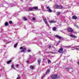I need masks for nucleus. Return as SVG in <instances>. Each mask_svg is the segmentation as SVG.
Instances as JSON below:
<instances>
[{"label":"nucleus","instance_id":"58","mask_svg":"<svg viewBox=\"0 0 79 79\" xmlns=\"http://www.w3.org/2000/svg\"><path fill=\"white\" fill-rule=\"evenodd\" d=\"M45 40L46 41H47V40Z\"/></svg>","mask_w":79,"mask_h":79},{"label":"nucleus","instance_id":"30","mask_svg":"<svg viewBox=\"0 0 79 79\" xmlns=\"http://www.w3.org/2000/svg\"><path fill=\"white\" fill-rule=\"evenodd\" d=\"M64 47H67V48H69V47H71V46H64Z\"/></svg>","mask_w":79,"mask_h":79},{"label":"nucleus","instance_id":"1","mask_svg":"<svg viewBox=\"0 0 79 79\" xmlns=\"http://www.w3.org/2000/svg\"><path fill=\"white\" fill-rule=\"evenodd\" d=\"M60 77V76L56 74H54L52 75V78L53 79H58Z\"/></svg>","mask_w":79,"mask_h":79},{"label":"nucleus","instance_id":"27","mask_svg":"<svg viewBox=\"0 0 79 79\" xmlns=\"http://www.w3.org/2000/svg\"><path fill=\"white\" fill-rule=\"evenodd\" d=\"M43 57H44V58H43V60H45L47 58V57L45 56H44Z\"/></svg>","mask_w":79,"mask_h":79},{"label":"nucleus","instance_id":"57","mask_svg":"<svg viewBox=\"0 0 79 79\" xmlns=\"http://www.w3.org/2000/svg\"><path fill=\"white\" fill-rule=\"evenodd\" d=\"M39 52V53H40L41 52H40V51Z\"/></svg>","mask_w":79,"mask_h":79},{"label":"nucleus","instance_id":"50","mask_svg":"<svg viewBox=\"0 0 79 79\" xmlns=\"http://www.w3.org/2000/svg\"><path fill=\"white\" fill-rule=\"evenodd\" d=\"M17 6V7H19V6Z\"/></svg>","mask_w":79,"mask_h":79},{"label":"nucleus","instance_id":"44","mask_svg":"<svg viewBox=\"0 0 79 79\" xmlns=\"http://www.w3.org/2000/svg\"><path fill=\"white\" fill-rule=\"evenodd\" d=\"M42 66H45V64H42Z\"/></svg>","mask_w":79,"mask_h":79},{"label":"nucleus","instance_id":"6","mask_svg":"<svg viewBox=\"0 0 79 79\" xmlns=\"http://www.w3.org/2000/svg\"><path fill=\"white\" fill-rule=\"evenodd\" d=\"M63 51V48L61 47L58 51V53H62Z\"/></svg>","mask_w":79,"mask_h":79},{"label":"nucleus","instance_id":"26","mask_svg":"<svg viewBox=\"0 0 79 79\" xmlns=\"http://www.w3.org/2000/svg\"><path fill=\"white\" fill-rule=\"evenodd\" d=\"M48 63H51V60H48Z\"/></svg>","mask_w":79,"mask_h":79},{"label":"nucleus","instance_id":"12","mask_svg":"<svg viewBox=\"0 0 79 79\" xmlns=\"http://www.w3.org/2000/svg\"><path fill=\"white\" fill-rule=\"evenodd\" d=\"M72 18L73 19H76L77 18V17L75 16H73L72 17Z\"/></svg>","mask_w":79,"mask_h":79},{"label":"nucleus","instance_id":"55","mask_svg":"<svg viewBox=\"0 0 79 79\" xmlns=\"http://www.w3.org/2000/svg\"><path fill=\"white\" fill-rule=\"evenodd\" d=\"M21 0V2H23V0Z\"/></svg>","mask_w":79,"mask_h":79},{"label":"nucleus","instance_id":"9","mask_svg":"<svg viewBox=\"0 0 79 79\" xmlns=\"http://www.w3.org/2000/svg\"><path fill=\"white\" fill-rule=\"evenodd\" d=\"M66 69L68 72H69V71H71V70H73V69H72V68H70L68 67H66Z\"/></svg>","mask_w":79,"mask_h":79},{"label":"nucleus","instance_id":"20","mask_svg":"<svg viewBox=\"0 0 79 79\" xmlns=\"http://www.w3.org/2000/svg\"><path fill=\"white\" fill-rule=\"evenodd\" d=\"M50 23H55V21L54 20H51L50 22Z\"/></svg>","mask_w":79,"mask_h":79},{"label":"nucleus","instance_id":"4","mask_svg":"<svg viewBox=\"0 0 79 79\" xmlns=\"http://www.w3.org/2000/svg\"><path fill=\"white\" fill-rule=\"evenodd\" d=\"M20 49H23L21 50V52H25V51H26V48H24L23 47H20Z\"/></svg>","mask_w":79,"mask_h":79},{"label":"nucleus","instance_id":"43","mask_svg":"<svg viewBox=\"0 0 79 79\" xmlns=\"http://www.w3.org/2000/svg\"><path fill=\"white\" fill-rule=\"evenodd\" d=\"M76 47H79V46H75Z\"/></svg>","mask_w":79,"mask_h":79},{"label":"nucleus","instance_id":"16","mask_svg":"<svg viewBox=\"0 0 79 79\" xmlns=\"http://www.w3.org/2000/svg\"><path fill=\"white\" fill-rule=\"evenodd\" d=\"M28 11H32L33 10V8L30 7L28 9Z\"/></svg>","mask_w":79,"mask_h":79},{"label":"nucleus","instance_id":"28","mask_svg":"<svg viewBox=\"0 0 79 79\" xmlns=\"http://www.w3.org/2000/svg\"><path fill=\"white\" fill-rule=\"evenodd\" d=\"M16 79H20V76L19 75H18V77L16 78Z\"/></svg>","mask_w":79,"mask_h":79},{"label":"nucleus","instance_id":"14","mask_svg":"<svg viewBox=\"0 0 79 79\" xmlns=\"http://www.w3.org/2000/svg\"><path fill=\"white\" fill-rule=\"evenodd\" d=\"M50 70L49 69L47 70L46 74L47 75V74H49L50 73Z\"/></svg>","mask_w":79,"mask_h":79},{"label":"nucleus","instance_id":"56","mask_svg":"<svg viewBox=\"0 0 79 79\" xmlns=\"http://www.w3.org/2000/svg\"><path fill=\"white\" fill-rule=\"evenodd\" d=\"M66 57L65 56V57H64V58H66Z\"/></svg>","mask_w":79,"mask_h":79},{"label":"nucleus","instance_id":"23","mask_svg":"<svg viewBox=\"0 0 79 79\" xmlns=\"http://www.w3.org/2000/svg\"><path fill=\"white\" fill-rule=\"evenodd\" d=\"M5 26H8V22H6L5 23Z\"/></svg>","mask_w":79,"mask_h":79},{"label":"nucleus","instance_id":"36","mask_svg":"<svg viewBox=\"0 0 79 79\" xmlns=\"http://www.w3.org/2000/svg\"><path fill=\"white\" fill-rule=\"evenodd\" d=\"M49 37V38L50 39V40H53V38H52L50 37Z\"/></svg>","mask_w":79,"mask_h":79},{"label":"nucleus","instance_id":"59","mask_svg":"<svg viewBox=\"0 0 79 79\" xmlns=\"http://www.w3.org/2000/svg\"><path fill=\"white\" fill-rule=\"evenodd\" d=\"M2 6H3V5H2Z\"/></svg>","mask_w":79,"mask_h":79},{"label":"nucleus","instance_id":"40","mask_svg":"<svg viewBox=\"0 0 79 79\" xmlns=\"http://www.w3.org/2000/svg\"><path fill=\"white\" fill-rule=\"evenodd\" d=\"M72 48H76V46H75L74 47H72Z\"/></svg>","mask_w":79,"mask_h":79},{"label":"nucleus","instance_id":"48","mask_svg":"<svg viewBox=\"0 0 79 79\" xmlns=\"http://www.w3.org/2000/svg\"><path fill=\"white\" fill-rule=\"evenodd\" d=\"M47 53H50V52H47Z\"/></svg>","mask_w":79,"mask_h":79},{"label":"nucleus","instance_id":"19","mask_svg":"<svg viewBox=\"0 0 79 79\" xmlns=\"http://www.w3.org/2000/svg\"><path fill=\"white\" fill-rule=\"evenodd\" d=\"M38 9V7H33V10H37Z\"/></svg>","mask_w":79,"mask_h":79},{"label":"nucleus","instance_id":"62","mask_svg":"<svg viewBox=\"0 0 79 79\" xmlns=\"http://www.w3.org/2000/svg\"><path fill=\"white\" fill-rule=\"evenodd\" d=\"M75 49H73V50H74Z\"/></svg>","mask_w":79,"mask_h":79},{"label":"nucleus","instance_id":"33","mask_svg":"<svg viewBox=\"0 0 79 79\" xmlns=\"http://www.w3.org/2000/svg\"><path fill=\"white\" fill-rule=\"evenodd\" d=\"M60 12H58L57 14V15H60Z\"/></svg>","mask_w":79,"mask_h":79},{"label":"nucleus","instance_id":"35","mask_svg":"<svg viewBox=\"0 0 79 79\" xmlns=\"http://www.w3.org/2000/svg\"><path fill=\"white\" fill-rule=\"evenodd\" d=\"M32 19L33 20V21H35V18H32Z\"/></svg>","mask_w":79,"mask_h":79},{"label":"nucleus","instance_id":"21","mask_svg":"<svg viewBox=\"0 0 79 79\" xmlns=\"http://www.w3.org/2000/svg\"><path fill=\"white\" fill-rule=\"evenodd\" d=\"M74 26H75V27H76L78 28V29H79V26H78L77 25V24H74Z\"/></svg>","mask_w":79,"mask_h":79},{"label":"nucleus","instance_id":"52","mask_svg":"<svg viewBox=\"0 0 79 79\" xmlns=\"http://www.w3.org/2000/svg\"><path fill=\"white\" fill-rule=\"evenodd\" d=\"M56 45V46H57L58 45V44H57Z\"/></svg>","mask_w":79,"mask_h":79},{"label":"nucleus","instance_id":"53","mask_svg":"<svg viewBox=\"0 0 79 79\" xmlns=\"http://www.w3.org/2000/svg\"><path fill=\"white\" fill-rule=\"evenodd\" d=\"M57 65H60V64H57Z\"/></svg>","mask_w":79,"mask_h":79},{"label":"nucleus","instance_id":"5","mask_svg":"<svg viewBox=\"0 0 79 79\" xmlns=\"http://www.w3.org/2000/svg\"><path fill=\"white\" fill-rule=\"evenodd\" d=\"M67 30L68 31H69V32H73V29L70 27H69L68 28Z\"/></svg>","mask_w":79,"mask_h":79},{"label":"nucleus","instance_id":"41","mask_svg":"<svg viewBox=\"0 0 79 79\" xmlns=\"http://www.w3.org/2000/svg\"><path fill=\"white\" fill-rule=\"evenodd\" d=\"M42 42H41V41H40V44L41 45H42Z\"/></svg>","mask_w":79,"mask_h":79},{"label":"nucleus","instance_id":"39","mask_svg":"<svg viewBox=\"0 0 79 79\" xmlns=\"http://www.w3.org/2000/svg\"><path fill=\"white\" fill-rule=\"evenodd\" d=\"M27 51L28 52H31V50L30 49H28Z\"/></svg>","mask_w":79,"mask_h":79},{"label":"nucleus","instance_id":"29","mask_svg":"<svg viewBox=\"0 0 79 79\" xmlns=\"http://www.w3.org/2000/svg\"><path fill=\"white\" fill-rule=\"evenodd\" d=\"M30 68L31 69H34V66H31L30 67Z\"/></svg>","mask_w":79,"mask_h":79},{"label":"nucleus","instance_id":"32","mask_svg":"<svg viewBox=\"0 0 79 79\" xmlns=\"http://www.w3.org/2000/svg\"><path fill=\"white\" fill-rule=\"evenodd\" d=\"M52 48V46L51 45H49L48 46V48L50 49Z\"/></svg>","mask_w":79,"mask_h":79},{"label":"nucleus","instance_id":"17","mask_svg":"<svg viewBox=\"0 0 79 79\" xmlns=\"http://www.w3.org/2000/svg\"><path fill=\"white\" fill-rule=\"evenodd\" d=\"M52 30L53 31H56V27H53L52 28Z\"/></svg>","mask_w":79,"mask_h":79},{"label":"nucleus","instance_id":"46","mask_svg":"<svg viewBox=\"0 0 79 79\" xmlns=\"http://www.w3.org/2000/svg\"><path fill=\"white\" fill-rule=\"evenodd\" d=\"M60 42H61V41H58V43H60Z\"/></svg>","mask_w":79,"mask_h":79},{"label":"nucleus","instance_id":"2","mask_svg":"<svg viewBox=\"0 0 79 79\" xmlns=\"http://www.w3.org/2000/svg\"><path fill=\"white\" fill-rule=\"evenodd\" d=\"M63 8L62 6H59L56 4L54 6V8H56V9H61Z\"/></svg>","mask_w":79,"mask_h":79},{"label":"nucleus","instance_id":"38","mask_svg":"<svg viewBox=\"0 0 79 79\" xmlns=\"http://www.w3.org/2000/svg\"><path fill=\"white\" fill-rule=\"evenodd\" d=\"M19 66V64H17L16 65V67H18Z\"/></svg>","mask_w":79,"mask_h":79},{"label":"nucleus","instance_id":"64","mask_svg":"<svg viewBox=\"0 0 79 79\" xmlns=\"http://www.w3.org/2000/svg\"><path fill=\"white\" fill-rule=\"evenodd\" d=\"M75 0V1H76V0Z\"/></svg>","mask_w":79,"mask_h":79},{"label":"nucleus","instance_id":"15","mask_svg":"<svg viewBox=\"0 0 79 79\" xmlns=\"http://www.w3.org/2000/svg\"><path fill=\"white\" fill-rule=\"evenodd\" d=\"M10 4H9L8 6H10V7H12V6H15V5L13 4H10V5H9Z\"/></svg>","mask_w":79,"mask_h":79},{"label":"nucleus","instance_id":"45","mask_svg":"<svg viewBox=\"0 0 79 79\" xmlns=\"http://www.w3.org/2000/svg\"><path fill=\"white\" fill-rule=\"evenodd\" d=\"M41 79H44V77H41Z\"/></svg>","mask_w":79,"mask_h":79},{"label":"nucleus","instance_id":"11","mask_svg":"<svg viewBox=\"0 0 79 79\" xmlns=\"http://www.w3.org/2000/svg\"><path fill=\"white\" fill-rule=\"evenodd\" d=\"M38 63L39 65H40V63H41V61H42V60H41V59L40 58L38 59Z\"/></svg>","mask_w":79,"mask_h":79},{"label":"nucleus","instance_id":"13","mask_svg":"<svg viewBox=\"0 0 79 79\" xmlns=\"http://www.w3.org/2000/svg\"><path fill=\"white\" fill-rule=\"evenodd\" d=\"M70 36L73 38H77V36L73 35H70Z\"/></svg>","mask_w":79,"mask_h":79},{"label":"nucleus","instance_id":"49","mask_svg":"<svg viewBox=\"0 0 79 79\" xmlns=\"http://www.w3.org/2000/svg\"><path fill=\"white\" fill-rule=\"evenodd\" d=\"M59 26H61V24H60L59 25Z\"/></svg>","mask_w":79,"mask_h":79},{"label":"nucleus","instance_id":"24","mask_svg":"<svg viewBox=\"0 0 79 79\" xmlns=\"http://www.w3.org/2000/svg\"><path fill=\"white\" fill-rule=\"evenodd\" d=\"M11 61H12L11 60H10L8 61H7L6 63L7 64H10V63H11Z\"/></svg>","mask_w":79,"mask_h":79},{"label":"nucleus","instance_id":"18","mask_svg":"<svg viewBox=\"0 0 79 79\" xmlns=\"http://www.w3.org/2000/svg\"><path fill=\"white\" fill-rule=\"evenodd\" d=\"M11 68H13L14 69H15V68L14 67V64H12L11 66Z\"/></svg>","mask_w":79,"mask_h":79},{"label":"nucleus","instance_id":"22","mask_svg":"<svg viewBox=\"0 0 79 79\" xmlns=\"http://www.w3.org/2000/svg\"><path fill=\"white\" fill-rule=\"evenodd\" d=\"M23 21H27V19L25 18V17H23Z\"/></svg>","mask_w":79,"mask_h":79},{"label":"nucleus","instance_id":"8","mask_svg":"<svg viewBox=\"0 0 79 79\" xmlns=\"http://www.w3.org/2000/svg\"><path fill=\"white\" fill-rule=\"evenodd\" d=\"M2 40L4 42H6V44H9V43H10V41L6 40L4 38H3Z\"/></svg>","mask_w":79,"mask_h":79},{"label":"nucleus","instance_id":"51","mask_svg":"<svg viewBox=\"0 0 79 79\" xmlns=\"http://www.w3.org/2000/svg\"><path fill=\"white\" fill-rule=\"evenodd\" d=\"M34 40H36V38H35V39H34Z\"/></svg>","mask_w":79,"mask_h":79},{"label":"nucleus","instance_id":"31","mask_svg":"<svg viewBox=\"0 0 79 79\" xmlns=\"http://www.w3.org/2000/svg\"><path fill=\"white\" fill-rule=\"evenodd\" d=\"M75 50H77L78 51H79V48H75Z\"/></svg>","mask_w":79,"mask_h":79},{"label":"nucleus","instance_id":"42","mask_svg":"<svg viewBox=\"0 0 79 79\" xmlns=\"http://www.w3.org/2000/svg\"><path fill=\"white\" fill-rule=\"evenodd\" d=\"M32 58V56H30L29 58Z\"/></svg>","mask_w":79,"mask_h":79},{"label":"nucleus","instance_id":"54","mask_svg":"<svg viewBox=\"0 0 79 79\" xmlns=\"http://www.w3.org/2000/svg\"><path fill=\"white\" fill-rule=\"evenodd\" d=\"M50 35V36H52V35Z\"/></svg>","mask_w":79,"mask_h":79},{"label":"nucleus","instance_id":"61","mask_svg":"<svg viewBox=\"0 0 79 79\" xmlns=\"http://www.w3.org/2000/svg\"><path fill=\"white\" fill-rule=\"evenodd\" d=\"M13 16H15V15H13Z\"/></svg>","mask_w":79,"mask_h":79},{"label":"nucleus","instance_id":"34","mask_svg":"<svg viewBox=\"0 0 79 79\" xmlns=\"http://www.w3.org/2000/svg\"><path fill=\"white\" fill-rule=\"evenodd\" d=\"M9 23L10 24H12V23H13V22H12V21H10L9 22Z\"/></svg>","mask_w":79,"mask_h":79},{"label":"nucleus","instance_id":"10","mask_svg":"<svg viewBox=\"0 0 79 79\" xmlns=\"http://www.w3.org/2000/svg\"><path fill=\"white\" fill-rule=\"evenodd\" d=\"M55 37H56L57 39H59L60 40V39H61L62 38V37L61 36H59V35H56Z\"/></svg>","mask_w":79,"mask_h":79},{"label":"nucleus","instance_id":"63","mask_svg":"<svg viewBox=\"0 0 79 79\" xmlns=\"http://www.w3.org/2000/svg\"><path fill=\"white\" fill-rule=\"evenodd\" d=\"M41 21H42V20H41Z\"/></svg>","mask_w":79,"mask_h":79},{"label":"nucleus","instance_id":"37","mask_svg":"<svg viewBox=\"0 0 79 79\" xmlns=\"http://www.w3.org/2000/svg\"><path fill=\"white\" fill-rule=\"evenodd\" d=\"M27 63H29V60H27L26 61Z\"/></svg>","mask_w":79,"mask_h":79},{"label":"nucleus","instance_id":"3","mask_svg":"<svg viewBox=\"0 0 79 79\" xmlns=\"http://www.w3.org/2000/svg\"><path fill=\"white\" fill-rule=\"evenodd\" d=\"M42 18H43L44 22L45 23V24H46L47 26L48 27H49V24H48V23H47V20L46 18L44 16H42Z\"/></svg>","mask_w":79,"mask_h":79},{"label":"nucleus","instance_id":"60","mask_svg":"<svg viewBox=\"0 0 79 79\" xmlns=\"http://www.w3.org/2000/svg\"><path fill=\"white\" fill-rule=\"evenodd\" d=\"M42 1H44V0H42Z\"/></svg>","mask_w":79,"mask_h":79},{"label":"nucleus","instance_id":"7","mask_svg":"<svg viewBox=\"0 0 79 79\" xmlns=\"http://www.w3.org/2000/svg\"><path fill=\"white\" fill-rule=\"evenodd\" d=\"M47 9L48 10V11L49 13L52 12V10L50 9V8L49 7V6H47Z\"/></svg>","mask_w":79,"mask_h":79},{"label":"nucleus","instance_id":"47","mask_svg":"<svg viewBox=\"0 0 79 79\" xmlns=\"http://www.w3.org/2000/svg\"><path fill=\"white\" fill-rule=\"evenodd\" d=\"M77 64L79 65V61L77 62Z\"/></svg>","mask_w":79,"mask_h":79},{"label":"nucleus","instance_id":"25","mask_svg":"<svg viewBox=\"0 0 79 79\" xmlns=\"http://www.w3.org/2000/svg\"><path fill=\"white\" fill-rule=\"evenodd\" d=\"M17 45H18V43H16L14 46V48H16L17 47Z\"/></svg>","mask_w":79,"mask_h":79}]
</instances>
